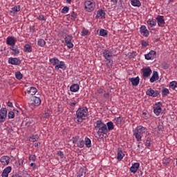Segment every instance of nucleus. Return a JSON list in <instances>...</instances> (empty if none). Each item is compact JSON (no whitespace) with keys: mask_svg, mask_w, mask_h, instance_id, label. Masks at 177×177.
Instances as JSON below:
<instances>
[{"mask_svg":"<svg viewBox=\"0 0 177 177\" xmlns=\"http://www.w3.org/2000/svg\"><path fill=\"white\" fill-rule=\"evenodd\" d=\"M94 129L97 131L99 138H103L104 135H107V125L100 120L94 123Z\"/></svg>","mask_w":177,"mask_h":177,"instance_id":"f257e3e1","label":"nucleus"},{"mask_svg":"<svg viewBox=\"0 0 177 177\" xmlns=\"http://www.w3.org/2000/svg\"><path fill=\"white\" fill-rule=\"evenodd\" d=\"M88 117V108L86 107H80L76 111V118L77 122H82L84 120H86Z\"/></svg>","mask_w":177,"mask_h":177,"instance_id":"f03ea898","label":"nucleus"},{"mask_svg":"<svg viewBox=\"0 0 177 177\" xmlns=\"http://www.w3.org/2000/svg\"><path fill=\"white\" fill-rule=\"evenodd\" d=\"M147 129L142 125L138 126L133 131V136H135L137 142L142 140V136L144 133H146Z\"/></svg>","mask_w":177,"mask_h":177,"instance_id":"7ed1b4c3","label":"nucleus"},{"mask_svg":"<svg viewBox=\"0 0 177 177\" xmlns=\"http://www.w3.org/2000/svg\"><path fill=\"white\" fill-rule=\"evenodd\" d=\"M50 63L55 66V70H59V68L66 70V64L63 61L59 60L57 57H53L49 59Z\"/></svg>","mask_w":177,"mask_h":177,"instance_id":"20e7f679","label":"nucleus"},{"mask_svg":"<svg viewBox=\"0 0 177 177\" xmlns=\"http://www.w3.org/2000/svg\"><path fill=\"white\" fill-rule=\"evenodd\" d=\"M84 5L86 12H93L95 10V5L93 0H86Z\"/></svg>","mask_w":177,"mask_h":177,"instance_id":"39448f33","label":"nucleus"},{"mask_svg":"<svg viewBox=\"0 0 177 177\" xmlns=\"http://www.w3.org/2000/svg\"><path fill=\"white\" fill-rule=\"evenodd\" d=\"M65 43L68 46V49H73L74 48V44H73V36L70 35H66L64 36Z\"/></svg>","mask_w":177,"mask_h":177,"instance_id":"423d86ee","label":"nucleus"},{"mask_svg":"<svg viewBox=\"0 0 177 177\" xmlns=\"http://www.w3.org/2000/svg\"><path fill=\"white\" fill-rule=\"evenodd\" d=\"M8 117V109L6 108H1L0 109V122H5Z\"/></svg>","mask_w":177,"mask_h":177,"instance_id":"0eeeda50","label":"nucleus"},{"mask_svg":"<svg viewBox=\"0 0 177 177\" xmlns=\"http://www.w3.org/2000/svg\"><path fill=\"white\" fill-rule=\"evenodd\" d=\"M29 104H30V106H39V104H41V98L37 96L32 97L29 101Z\"/></svg>","mask_w":177,"mask_h":177,"instance_id":"6e6552de","label":"nucleus"},{"mask_svg":"<svg viewBox=\"0 0 177 177\" xmlns=\"http://www.w3.org/2000/svg\"><path fill=\"white\" fill-rule=\"evenodd\" d=\"M146 95L147 96H151V97H157L160 95V91H154L153 88H150L146 91Z\"/></svg>","mask_w":177,"mask_h":177,"instance_id":"1a4fd4ad","label":"nucleus"},{"mask_svg":"<svg viewBox=\"0 0 177 177\" xmlns=\"http://www.w3.org/2000/svg\"><path fill=\"white\" fill-rule=\"evenodd\" d=\"M161 107H162V104L161 102H158L153 106V112L156 115H160L161 114Z\"/></svg>","mask_w":177,"mask_h":177,"instance_id":"9d476101","label":"nucleus"},{"mask_svg":"<svg viewBox=\"0 0 177 177\" xmlns=\"http://www.w3.org/2000/svg\"><path fill=\"white\" fill-rule=\"evenodd\" d=\"M102 56L104 57L105 59H113V51L109 50V49H104L102 52Z\"/></svg>","mask_w":177,"mask_h":177,"instance_id":"9b49d317","label":"nucleus"},{"mask_svg":"<svg viewBox=\"0 0 177 177\" xmlns=\"http://www.w3.org/2000/svg\"><path fill=\"white\" fill-rule=\"evenodd\" d=\"M157 53L155 50H151L149 53L145 55L146 60H153L156 59Z\"/></svg>","mask_w":177,"mask_h":177,"instance_id":"f8f14e48","label":"nucleus"},{"mask_svg":"<svg viewBox=\"0 0 177 177\" xmlns=\"http://www.w3.org/2000/svg\"><path fill=\"white\" fill-rule=\"evenodd\" d=\"M142 73L144 78H148L151 75V68L150 67L144 68L142 69Z\"/></svg>","mask_w":177,"mask_h":177,"instance_id":"ddd939ff","label":"nucleus"},{"mask_svg":"<svg viewBox=\"0 0 177 177\" xmlns=\"http://www.w3.org/2000/svg\"><path fill=\"white\" fill-rule=\"evenodd\" d=\"M156 20L159 27H164V26H165V19H164V16L158 15Z\"/></svg>","mask_w":177,"mask_h":177,"instance_id":"4468645a","label":"nucleus"},{"mask_svg":"<svg viewBox=\"0 0 177 177\" xmlns=\"http://www.w3.org/2000/svg\"><path fill=\"white\" fill-rule=\"evenodd\" d=\"M8 63L14 66H19L20 63H21V61H20V59L17 57L9 58Z\"/></svg>","mask_w":177,"mask_h":177,"instance_id":"2eb2a0df","label":"nucleus"},{"mask_svg":"<svg viewBox=\"0 0 177 177\" xmlns=\"http://www.w3.org/2000/svg\"><path fill=\"white\" fill-rule=\"evenodd\" d=\"M0 162L3 165H9V162H10V157L8 156H2L0 158Z\"/></svg>","mask_w":177,"mask_h":177,"instance_id":"dca6fc26","label":"nucleus"},{"mask_svg":"<svg viewBox=\"0 0 177 177\" xmlns=\"http://www.w3.org/2000/svg\"><path fill=\"white\" fill-rule=\"evenodd\" d=\"M17 40H16V38L14 37H8L6 39V44L7 45H10V46H15L16 45V42Z\"/></svg>","mask_w":177,"mask_h":177,"instance_id":"f3484780","label":"nucleus"},{"mask_svg":"<svg viewBox=\"0 0 177 177\" xmlns=\"http://www.w3.org/2000/svg\"><path fill=\"white\" fill-rule=\"evenodd\" d=\"M139 167H140V164L139 162H136L132 165L129 170L132 174H136V172H138V169H139Z\"/></svg>","mask_w":177,"mask_h":177,"instance_id":"a211bd4d","label":"nucleus"},{"mask_svg":"<svg viewBox=\"0 0 177 177\" xmlns=\"http://www.w3.org/2000/svg\"><path fill=\"white\" fill-rule=\"evenodd\" d=\"M129 80L130 81V82H131V85H133V86H138L139 85L140 79L139 78V77H136L129 78Z\"/></svg>","mask_w":177,"mask_h":177,"instance_id":"6ab92c4d","label":"nucleus"},{"mask_svg":"<svg viewBox=\"0 0 177 177\" xmlns=\"http://www.w3.org/2000/svg\"><path fill=\"white\" fill-rule=\"evenodd\" d=\"M11 171H12V167L8 166L6 169H3L1 176L2 177H8L9 174H10Z\"/></svg>","mask_w":177,"mask_h":177,"instance_id":"aec40b11","label":"nucleus"},{"mask_svg":"<svg viewBox=\"0 0 177 177\" xmlns=\"http://www.w3.org/2000/svg\"><path fill=\"white\" fill-rule=\"evenodd\" d=\"M86 174V167H81L77 172V177H85V175Z\"/></svg>","mask_w":177,"mask_h":177,"instance_id":"412c9836","label":"nucleus"},{"mask_svg":"<svg viewBox=\"0 0 177 177\" xmlns=\"http://www.w3.org/2000/svg\"><path fill=\"white\" fill-rule=\"evenodd\" d=\"M38 92V90L35 87H30L29 90H27L25 93H28V95H30L31 96H34L35 93Z\"/></svg>","mask_w":177,"mask_h":177,"instance_id":"4be33fe9","label":"nucleus"},{"mask_svg":"<svg viewBox=\"0 0 177 177\" xmlns=\"http://www.w3.org/2000/svg\"><path fill=\"white\" fill-rule=\"evenodd\" d=\"M124 156H125V154L122 151V149L118 148V153H117V160H118V161H121V160H122Z\"/></svg>","mask_w":177,"mask_h":177,"instance_id":"5701e85b","label":"nucleus"},{"mask_svg":"<svg viewBox=\"0 0 177 177\" xmlns=\"http://www.w3.org/2000/svg\"><path fill=\"white\" fill-rule=\"evenodd\" d=\"M158 72L154 71L151 77L150 78V82H155L156 81H157V80H158Z\"/></svg>","mask_w":177,"mask_h":177,"instance_id":"b1692460","label":"nucleus"},{"mask_svg":"<svg viewBox=\"0 0 177 177\" xmlns=\"http://www.w3.org/2000/svg\"><path fill=\"white\" fill-rule=\"evenodd\" d=\"M106 16V12H104V10H103L102 9L101 10H99L97 12V16H96V19H99L100 17L101 19H104Z\"/></svg>","mask_w":177,"mask_h":177,"instance_id":"393cba45","label":"nucleus"},{"mask_svg":"<svg viewBox=\"0 0 177 177\" xmlns=\"http://www.w3.org/2000/svg\"><path fill=\"white\" fill-rule=\"evenodd\" d=\"M140 32L141 34H143V35L145 37H148L149 36V30H147V28H146L145 26H142L140 28Z\"/></svg>","mask_w":177,"mask_h":177,"instance_id":"a878e982","label":"nucleus"},{"mask_svg":"<svg viewBox=\"0 0 177 177\" xmlns=\"http://www.w3.org/2000/svg\"><path fill=\"white\" fill-rule=\"evenodd\" d=\"M71 92H78L80 91V85L78 84H73L70 87Z\"/></svg>","mask_w":177,"mask_h":177,"instance_id":"bb28decb","label":"nucleus"},{"mask_svg":"<svg viewBox=\"0 0 177 177\" xmlns=\"http://www.w3.org/2000/svg\"><path fill=\"white\" fill-rule=\"evenodd\" d=\"M147 24L151 27H156V26H157V20L155 19H149L147 21Z\"/></svg>","mask_w":177,"mask_h":177,"instance_id":"cd10ccee","label":"nucleus"},{"mask_svg":"<svg viewBox=\"0 0 177 177\" xmlns=\"http://www.w3.org/2000/svg\"><path fill=\"white\" fill-rule=\"evenodd\" d=\"M131 3L132 6H135L137 8H140V6H142V3L139 0H131Z\"/></svg>","mask_w":177,"mask_h":177,"instance_id":"c85d7f7f","label":"nucleus"},{"mask_svg":"<svg viewBox=\"0 0 177 177\" xmlns=\"http://www.w3.org/2000/svg\"><path fill=\"white\" fill-rule=\"evenodd\" d=\"M106 66L108 68L113 67V58L105 59Z\"/></svg>","mask_w":177,"mask_h":177,"instance_id":"c756f323","label":"nucleus"},{"mask_svg":"<svg viewBox=\"0 0 177 177\" xmlns=\"http://www.w3.org/2000/svg\"><path fill=\"white\" fill-rule=\"evenodd\" d=\"M106 125L107 127V133L109 131H113V129H114V123H113V122H108Z\"/></svg>","mask_w":177,"mask_h":177,"instance_id":"7c9ffc66","label":"nucleus"},{"mask_svg":"<svg viewBox=\"0 0 177 177\" xmlns=\"http://www.w3.org/2000/svg\"><path fill=\"white\" fill-rule=\"evenodd\" d=\"M24 52H28V53H31L32 52V47L30 44H26L24 46Z\"/></svg>","mask_w":177,"mask_h":177,"instance_id":"2f4dec72","label":"nucleus"},{"mask_svg":"<svg viewBox=\"0 0 177 177\" xmlns=\"http://www.w3.org/2000/svg\"><path fill=\"white\" fill-rule=\"evenodd\" d=\"M84 141V145H86V147H88V149L90 147H92V141H91V139H89V138H86Z\"/></svg>","mask_w":177,"mask_h":177,"instance_id":"473e14b6","label":"nucleus"},{"mask_svg":"<svg viewBox=\"0 0 177 177\" xmlns=\"http://www.w3.org/2000/svg\"><path fill=\"white\" fill-rule=\"evenodd\" d=\"M39 139V136L38 134L32 135V136L30 137L29 138V142H37Z\"/></svg>","mask_w":177,"mask_h":177,"instance_id":"72a5a7b5","label":"nucleus"},{"mask_svg":"<svg viewBox=\"0 0 177 177\" xmlns=\"http://www.w3.org/2000/svg\"><path fill=\"white\" fill-rule=\"evenodd\" d=\"M76 145L77 147H79L80 149H82V147L85 146V141L84 140L80 139Z\"/></svg>","mask_w":177,"mask_h":177,"instance_id":"f704fd0d","label":"nucleus"},{"mask_svg":"<svg viewBox=\"0 0 177 177\" xmlns=\"http://www.w3.org/2000/svg\"><path fill=\"white\" fill-rule=\"evenodd\" d=\"M123 118L122 117L115 118L114 121L116 125H121L122 124Z\"/></svg>","mask_w":177,"mask_h":177,"instance_id":"c9c22d12","label":"nucleus"},{"mask_svg":"<svg viewBox=\"0 0 177 177\" xmlns=\"http://www.w3.org/2000/svg\"><path fill=\"white\" fill-rule=\"evenodd\" d=\"M12 52H14V55L16 56V55H19L20 53V50L17 48H15V46H12L10 48Z\"/></svg>","mask_w":177,"mask_h":177,"instance_id":"e433bc0d","label":"nucleus"},{"mask_svg":"<svg viewBox=\"0 0 177 177\" xmlns=\"http://www.w3.org/2000/svg\"><path fill=\"white\" fill-rule=\"evenodd\" d=\"M21 10V7L20 6H14L12 10H11V12L12 13H16L17 12H20Z\"/></svg>","mask_w":177,"mask_h":177,"instance_id":"4c0bfd02","label":"nucleus"},{"mask_svg":"<svg viewBox=\"0 0 177 177\" xmlns=\"http://www.w3.org/2000/svg\"><path fill=\"white\" fill-rule=\"evenodd\" d=\"M46 44V42L45 41V40H44V39H40L38 40L37 45L39 46H41V48H44V46H45Z\"/></svg>","mask_w":177,"mask_h":177,"instance_id":"58836bf2","label":"nucleus"},{"mask_svg":"<svg viewBox=\"0 0 177 177\" xmlns=\"http://www.w3.org/2000/svg\"><path fill=\"white\" fill-rule=\"evenodd\" d=\"M169 88H171V89H175L176 88H177V82L176 81H173L169 83Z\"/></svg>","mask_w":177,"mask_h":177,"instance_id":"ea45409f","label":"nucleus"},{"mask_svg":"<svg viewBox=\"0 0 177 177\" xmlns=\"http://www.w3.org/2000/svg\"><path fill=\"white\" fill-rule=\"evenodd\" d=\"M168 95H169V90L167 88H163L162 91V96H167Z\"/></svg>","mask_w":177,"mask_h":177,"instance_id":"a19ab883","label":"nucleus"},{"mask_svg":"<svg viewBox=\"0 0 177 177\" xmlns=\"http://www.w3.org/2000/svg\"><path fill=\"white\" fill-rule=\"evenodd\" d=\"M107 34H109V32L104 29H101L100 30V35L101 37H106V35H107Z\"/></svg>","mask_w":177,"mask_h":177,"instance_id":"79ce46f5","label":"nucleus"},{"mask_svg":"<svg viewBox=\"0 0 177 177\" xmlns=\"http://www.w3.org/2000/svg\"><path fill=\"white\" fill-rule=\"evenodd\" d=\"M57 154L60 157L61 160H66V156H64L63 151H57Z\"/></svg>","mask_w":177,"mask_h":177,"instance_id":"37998d69","label":"nucleus"},{"mask_svg":"<svg viewBox=\"0 0 177 177\" xmlns=\"http://www.w3.org/2000/svg\"><path fill=\"white\" fill-rule=\"evenodd\" d=\"M15 78H17V80H21L23 78V74H21L20 71L16 72Z\"/></svg>","mask_w":177,"mask_h":177,"instance_id":"c03bdc74","label":"nucleus"},{"mask_svg":"<svg viewBox=\"0 0 177 177\" xmlns=\"http://www.w3.org/2000/svg\"><path fill=\"white\" fill-rule=\"evenodd\" d=\"M90 32L88 30L85 29V28H83L82 31V36L85 37L86 35H89Z\"/></svg>","mask_w":177,"mask_h":177,"instance_id":"a18cd8bd","label":"nucleus"},{"mask_svg":"<svg viewBox=\"0 0 177 177\" xmlns=\"http://www.w3.org/2000/svg\"><path fill=\"white\" fill-rule=\"evenodd\" d=\"M161 66L164 70L169 68V64H168L166 62H162Z\"/></svg>","mask_w":177,"mask_h":177,"instance_id":"49530a36","label":"nucleus"},{"mask_svg":"<svg viewBox=\"0 0 177 177\" xmlns=\"http://www.w3.org/2000/svg\"><path fill=\"white\" fill-rule=\"evenodd\" d=\"M81 140V138H80V136H75L73 138V143L74 145H77L78 143V142H80V140Z\"/></svg>","mask_w":177,"mask_h":177,"instance_id":"de8ad7c7","label":"nucleus"},{"mask_svg":"<svg viewBox=\"0 0 177 177\" xmlns=\"http://www.w3.org/2000/svg\"><path fill=\"white\" fill-rule=\"evenodd\" d=\"M8 117L9 118V120L12 119V118H15V112L13 111H10L8 114Z\"/></svg>","mask_w":177,"mask_h":177,"instance_id":"09e8293b","label":"nucleus"},{"mask_svg":"<svg viewBox=\"0 0 177 177\" xmlns=\"http://www.w3.org/2000/svg\"><path fill=\"white\" fill-rule=\"evenodd\" d=\"M68 10H70V8H68V6H65L62 8L61 12L62 13L66 14V13H68Z\"/></svg>","mask_w":177,"mask_h":177,"instance_id":"8fccbe9b","label":"nucleus"},{"mask_svg":"<svg viewBox=\"0 0 177 177\" xmlns=\"http://www.w3.org/2000/svg\"><path fill=\"white\" fill-rule=\"evenodd\" d=\"M141 45L143 48H146L147 46H149V43L145 40H142L141 42Z\"/></svg>","mask_w":177,"mask_h":177,"instance_id":"3c124183","label":"nucleus"},{"mask_svg":"<svg viewBox=\"0 0 177 177\" xmlns=\"http://www.w3.org/2000/svg\"><path fill=\"white\" fill-rule=\"evenodd\" d=\"M49 117H50V114H49L48 112H46L43 114L44 118H49Z\"/></svg>","mask_w":177,"mask_h":177,"instance_id":"603ef678","label":"nucleus"},{"mask_svg":"<svg viewBox=\"0 0 177 177\" xmlns=\"http://www.w3.org/2000/svg\"><path fill=\"white\" fill-rule=\"evenodd\" d=\"M145 146L147 147H150L151 144H150V138H147L146 142H145Z\"/></svg>","mask_w":177,"mask_h":177,"instance_id":"864d4df0","label":"nucleus"},{"mask_svg":"<svg viewBox=\"0 0 177 177\" xmlns=\"http://www.w3.org/2000/svg\"><path fill=\"white\" fill-rule=\"evenodd\" d=\"M38 20H41L43 21H46V19H45V17H44V15H39L38 17Z\"/></svg>","mask_w":177,"mask_h":177,"instance_id":"5fc2aeb1","label":"nucleus"},{"mask_svg":"<svg viewBox=\"0 0 177 177\" xmlns=\"http://www.w3.org/2000/svg\"><path fill=\"white\" fill-rule=\"evenodd\" d=\"M103 96H104V99H109L110 97V93H104Z\"/></svg>","mask_w":177,"mask_h":177,"instance_id":"6e6d98bb","label":"nucleus"},{"mask_svg":"<svg viewBox=\"0 0 177 177\" xmlns=\"http://www.w3.org/2000/svg\"><path fill=\"white\" fill-rule=\"evenodd\" d=\"M77 13H75V12H73L71 13V17H72L73 19H77Z\"/></svg>","mask_w":177,"mask_h":177,"instance_id":"4d7b16f0","label":"nucleus"},{"mask_svg":"<svg viewBox=\"0 0 177 177\" xmlns=\"http://www.w3.org/2000/svg\"><path fill=\"white\" fill-rule=\"evenodd\" d=\"M77 101H74L73 102H71V104H70V106H71V107H75V106L77 105Z\"/></svg>","mask_w":177,"mask_h":177,"instance_id":"13d9d810","label":"nucleus"},{"mask_svg":"<svg viewBox=\"0 0 177 177\" xmlns=\"http://www.w3.org/2000/svg\"><path fill=\"white\" fill-rule=\"evenodd\" d=\"M97 93H99L100 95H101L102 93H103V92H104V90L103 88H100L97 91Z\"/></svg>","mask_w":177,"mask_h":177,"instance_id":"bf43d9fd","label":"nucleus"},{"mask_svg":"<svg viewBox=\"0 0 177 177\" xmlns=\"http://www.w3.org/2000/svg\"><path fill=\"white\" fill-rule=\"evenodd\" d=\"M7 106H8V107H13V104L12 103V102L8 101L7 102Z\"/></svg>","mask_w":177,"mask_h":177,"instance_id":"052dcab7","label":"nucleus"},{"mask_svg":"<svg viewBox=\"0 0 177 177\" xmlns=\"http://www.w3.org/2000/svg\"><path fill=\"white\" fill-rule=\"evenodd\" d=\"M36 158H37L35 157V156H30L29 160H32V161H35Z\"/></svg>","mask_w":177,"mask_h":177,"instance_id":"680f3d73","label":"nucleus"},{"mask_svg":"<svg viewBox=\"0 0 177 177\" xmlns=\"http://www.w3.org/2000/svg\"><path fill=\"white\" fill-rule=\"evenodd\" d=\"M41 146V142L35 143V147H39Z\"/></svg>","mask_w":177,"mask_h":177,"instance_id":"e2e57ef3","label":"nucleus"},{"mask_svg":"<svg viewBox=\"0 0 177 177\" xmlns=\"http://www.w3.org/2000/svg\"><path fill=\"white\" fill-rule=\"evenodd\" d=\"M30 167H32V168L35 169V167H37V165H35V163H31Z\"/></svg>","mask_w":177,"mask_h":177,"instance_id":"0e129e2a","label":"nucleus"},{"mask_svg":"<svg viewBox=\"0 0 177 177\" xmlns=\"http://www.w3.org/2000/svg\"><path fill=\"white\" fill-rule=\"evenodd\" d=\"M158 131H161L162 129V126H160V125L158 126Z\"/></svg>","mask_w":177,"mask_h":177,"instance_id":"69168bd1","label":"nucleus"},{"mask_svg":"<svg viewBox=\"0 0 177 177\" xmlns=\"http://www.w3.org/2000/svg\"><path fill=\"white\" fill-rule=\"evenodd\" d=\"M111 2H113V3H117V2H118V0H111Z\"/></svg>","mask_w":177,"mask_h":177,"instance_id":"338daca9","label":"nucleus"},{"mask_svg":"<svg viewBox=\"0 0 177 177\" xmlns=\"http://www.w3.org/2000/svg\"><path fill=\"white\" fill-rule=\"evenodd\" d=\"M66 2H67V3H71V0H65Z\"/></svg>","mask_w":177,"mask_h":177,"instance_id":"774afa93","label":"nucleus"}]
</instances>
